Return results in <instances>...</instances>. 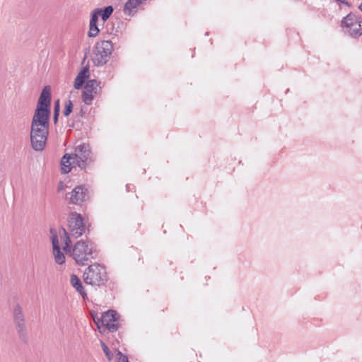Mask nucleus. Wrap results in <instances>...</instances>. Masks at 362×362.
<instances>
[{
    "label": "nucleus",
    "mask_w": 362,
    "mask_h": 362,
    "mask_svg": "<svg viewBox=\"0 0 362 362\" xmlns=\"http://www.w3.org/2000/svg\"><path fill=\"white\" fill-rule=\"evenodd\" d=\"M107 273L105 268L98 264L90 265L83 274L86 284L92 286H100L106 281Z\"/></svg>",
    "instance_id": "f257e3e1"
},
{
    "label": "nucleus",
    "mask_w": 362,
    "mask_h": 362,
    "mask_svg": "<svg viewBox=\"0 0 362 362\" xmlns=\"http://www.w3.org/2000/svg\"><path fill=\"white\" fill-rule=\"evenodd\" d=\"M113 45L110 40H103L96 43L93 62L95 66H100L105 64L112 54Z\"/></svg>",
    "instance_id": "f03ea898"
},
{
    "label": "nucleus",
    "mask_w": 362,
    "mask_h": 362,
    "mask_svg": "<svg viewBox=\"0 0 362 362\" xmlns=\"http://www.w3.org/2000/svg\"><path fill=\"white\" fill-rule=\"evenodd\" d=\"M71 255L76 262L84 265L93 258V246L84 240L78 241L74 246Z\"/></svg>",
    "instance_id": "7ed1b4c3"
},
{
    "label": "nucleus",
    "mask_w": 362,
    "mask_h": 362,
    "mask_svg": "<svg viewBox=\"0 0 362 362\" xmlns=\"http://www.w3.org/2000/svg\"><path fill=\"white\" fill-rule=\"evenodd\" d=\"M361 17L353 13H349L341 21V27L344 32L353 37L362 35Z\"/></svg>",
    "instance_id": "20e7f679"
},
{
    "label": "nucleus",
    "mask_w": 362,
    "mask_h": 362,
    "mask_svg": "<svg viewBox=\"0 0 362 362\" xmlns=\"http://www.w3.org/2000/svg\"><path fill=\"white\" fill-rule=\"evenodd\" d=\"M91 151L90 147L86 144H82L75 148L74 153L71 154L74 161L81 168L85 169L88 163L92 162Z\"/></svg>",
    "instance_id": "39448f33"
},
{
    "label": "nucleus",
    "mask_w": 362,
    "mask_h": 362,
    "mask_svg": "<svg viewBox=\"0 0 362 362\" xmlns=\"http://www.w3.org/2000/svg\"><path fill=\"white\" fill-rule=\"evenodd\" d=\"M50 90L49 87L45 86L40 95L37 108L34 115L49 117L50 116Z\"/></svg>",
    "instance_id": "423d86ee"
},
{
    "label": "nucleus",
    "mask_w": 362,
    "mask_h": 362,
    "mask_svg": "<svg viewBox=\"0 0 362 362\" xmlns=\"http://www.w3.org/2000/svg\"><path fill=\"white\" fill-rule=\"evenodd\" d=\"M69 229L70 235L78 238L85 233V225L81 214L72 212L69 217Z\"/></svg>",
    "instance_id": "0eeeda50"
},
{
    "label": "nucleus",
    "mask_w": 362,
    "mask_h": 362,
    "mask_svg": "<svg viewBox=\"0 0 362 362\" xmlns=\"http://www.w3.org/2000/svg\"><path fill=\"white\" fill-rule=\"evenodd\" d=\"M49 117L33 115L30 134L48 136Z\"/></svg>",
    "instance_id": "6e6552de"
},
{
    "label": "nucleus",
    "mask_w": 362,
    "mask_h": 362,
    "mask_svg": "<svg viewBox=\"0 0 362 362\" xmlns=\"http://www.w3.org/2000/svg\"><path fill=\"white\" fill-rule=\"evenodd\" d=\"M13 321L19 336L23 339H25L27 337V329L25 315L23 312V308L18 304L13 308Z\"/></svg>",
    "instance_id": "1a4fd4ad"
},
{
    "label": "nucleus",
    "mask_w": 362,
    "mask_h": 362,
    "mask_svg": "<svg viewBox=\"0 0 362 362\" xmlns=\"http://www.w3.org/2000/svg\"><path fill=\"white\" fill-rule=\"evenodd\" d=\"M119 316L116 311L110 310L102 315L101 325L110 332H114L119 328Z\"/></svg>",
    "instance_id": "9d476101"
},
{
    "label": "nucleus",
    "mask_w": 362,
    "mask_h": 362,
    "mask_svg": "<svg viewBox=\"0 0 362 362\" xmlns=\"http://www.w3.org/2000/svg\"><path fill=\"white\" fill-rule=\"evenodd\" d=\"M100 83L97 80H88L84 86L82 99L85 104L90 105L94 98V95L98 93L97 87Z\"/></svg>",
    "instance_id": "9b49d317"
},
{
    "label": "nucleus",
    "mask_w": 362,
    "mask_h": 362,
    "mask_svg": "<svg viewBox=\"0 0 362 362\" xmlns=\"http://www.w3.org/2000/svg\"><path fill=\"white\" fill-rule=\"evenodd\" d=\"M51 233L52 234V242L54 261L59 264H62L65 262V256L60 250L57 235L54 233L53 230H51Z\"/></svg>",
    "instance_id": "f8f14e48"
},
{
    "label": "nucleus",
    "mask_w": 362,
    "mask_h": 362,
    "mask_svg": "<svg viewBox=\"0 0 362 362\" xmlns=\"http://www.w3.org/2000/svg\"><path fill=\"white\" fill-rule=\"evenodd\" d=\"M86 196V192L82 186H77L70 193V197L66 199H69V202L74 204H79L83 202Z\"/></svg>",
    "instance_id": "ddd939ff"
},
{
    "label": "nucleus",
    "mask_w": 362,
    "mask_h": 362,
    "mask_svg": "<svg viewBox=\"0 0 362 362\" xmlns=\"http://www.w3.org/2000/svg\"><path fill=\"white\" fill-rule=\"evenodd\" d=\"M47 140V136L30 134V142L33 148L36 151H42Z\"/></svg>",
    "instance_id": "4468645a"
},
{
    "label": "nucleus",
    "mask_w": 362,
    "mask_h": 362,
    "mask_svg": "<svg viewBox=\"0 0 362 362\" xmlns=\"http://www.w3.org/2000/svg\"><path fill=\"white\" fill-rule=\"evenodd\" d=\"M89 77V69L87 66L83 67L81 71L78 74L74 86L76 89H79L81 88L83 84L84 83L86 79Z\"/></svg>",
    "instance_id": "2eb2a0df"
},
{
    "label": "nucleus",
    "mask_w": 362,
    "mask_h": 362,
    "mask_svg": "<svg viewBox=\"0 0 362 362\" xmlns=\"http://www.w3.org/2000/svg\"><path fill=\"white\" fill-rule=\"evenodd\" d=\"M70 282L72 286L82 296L83 298H85L86 297V293L83 289L80 279L76 275L71 274Z\"/></svg>",
    "instance_id": "dca6fc26"
},
{
    "label": "nucleus",
    "mask_w": 362,
    "mask_h": 362,
    "mask_svg": "<svg viewBox=\"0 0 362 362\" xmlns=\"http://www.w3.org/2000/svg\"><path fill=\"white\" fill-rule=\"evenodd\" d=\"M71 160L74 161L71 154H65L61 160V170L63 174H67L71 171Z\"/></svg>",
    "instance_id": "f3484780"
},
{
    "label": "nucleus",
    "mask_w": 362,
    "mask_h": 362,
    "mask_svg": "<svg viewBox=\"0 0 362 362\" xmlns=\"http://www.w3.org/2000/svg\"><path fill=\"white\" fill-rule=\"evenodd\" d=\"M59 233H60L61 239L63 240L64 242V245L63 246V250L66 252L71 251V242L70 240V237L68 235V233L66 232V230L64 228H62L60 230Z\"/></svg>",
    "instance_id": "a211bd4d"
},
{
    "label": "nucleus",
    "mask_w": 362,
    "mask_h": 362,
    "mask_svg": "<svg viewBox=\"0 0 362 362\" xmlns=\"http://www.w3.org/2000/svg\"><path fill=\"white\" fill-rule=\"evenodd\" d=\"M99 10H100L99 15L101 16L103 21H107L114 11L113 7L112 6H106L103 9L99 8Z\"/></svg>",
    "instance_id": "6ab92c4d"
},
{
    "label": "nucleus",
    "mask_w": 362,
    "mask_h": 362,
    "mask_svg": "<svg viewBox=\"0 0 362 362\" xmlns=\"http://www.w3.org/2000/svg\"><path fill=\"white\" fill-rule=\"evenodd\" d=\"M99 33L97 23H90L88 36L90 37H95Z\"/></svg>",
    "instance_id": "aec40b11"
},
{
    "label": "nucleus",
    "mask_w": 362,
    "mask_h": 362,
    "mask_svg": "<svg viewBox=\"0 0 362 362\" xmlns=\"http://www.w3.org/2000/svg\"><path fill=\"white\" fill-rule=\"evenodd\" d=\"M72 110H73V103H72L71 100H69L65 103V107H64V116L68 117L72 112Z\"/></svg>",
    "instance_id": "412c9836"
},
{
    "label": "nucleus",
    "mask_w": 362,
    "mask_h": 362,
    "mask_svg": "<svg viewBox=\"0 0 362 362\" xmlns=\"http://www.w3.org/2000/svg\"><path fill=\"white\" fill-rule=\"evenodd\" d=\"M100 344H101V347L103 349V351H104V353H105L106 357L107 358V359L109 361L112 360L113 355L111 353V351L109 349V348L107 347V346L103 341H100Z\"/></svg>",
    "instance_id": "4be33fe9"
},
{
    "label": "nucleus",
    "mask_w": 362,
    "mask_h": 362,
    "mask_svg": "<svg viewBox=\"0 0 362 362\" xmlns=\"http://www.w3.org/2000/svg\"><path fill=\"white\" fill-rule=\"evenodd\" d=\"M59 111H60L59 100H57L54 103V118L53 119H54V123H57V122L58 117L59 115Z\"/></svg>",
    "instance_id": "5701e85b"
},
{
    "label": "nucleus",
    "mask_w": 362,
    "mask_h": 362,
    "mask_svg": "<svg viewBox=\"0 0 362 362\" xmlns=\"http://www.w3.org/2000/svg\"><path fill=\"white\" fill-rule=\"evenodd\" d=\"M100 10L99 8L95 9L90 16V23H97L98 20V16H100Z\"/></svg>",
    "instance_id": "b1692460"
},
{
    "label": "nucleus",
    "mask_w": 362,
    "mask_h": 362,
    "mask_svg": "<svg viewBox=\"0 0 362 362\" xmlns=\"http://www.w3.org/2000/svg\"><path fill=\"white\" fill-rule=\"evenodd\" d=\"M92 318L97 325L98 329H100L101 327V317H98L96 314H94L93 313H91Z\"/></svg>",
    "instance_id": "393cba45"
},
{
    "label": "nucleus",
    "mask_w": 362,
    "mask_h": 362,
    "mask_svg": "<svg viewBox=\"0 0 362 362\" xmlns=\"http://www.w3.org/2000/svg\"><path fill=\"white\" fill-rule=\"evenodd\" d=\"M117 356V362H128V358L123 355L120 351H118Z\"/></svg>",
    "instance_id": "a878e982"
},
{
    "label": "nucleus",
    "mask_w": 362,
    "mask_h": 362,
    "mask_svg": "<svg viewBox=\"0 0 362 362\" xmlns=\"http://www.w3.org/2000/svg\"><path fill=\"white\" fill-rule=\"evenodd\" d=\"M335 1L338 2V3H341V4H343L344 5H346L348 6H349V4L348 1H346V0H335Z\"/></svg>",
    "instance_id": "bb28decb"
},
{
    "label": "nucleus",
    "mask_w": 362,
    "mask_h": 362,
    "mask_svg": "<svg viewBox=\"0 0 362 362\" xmlns=\"http://www.w3.org/2000/svg\"><path fill=\"white\" fill-rule=\"evenodd\" d=\"M358 8L362 11V3L358 6Z\"/></svg>",
    "instance_id": "cd10ccee"
},
{
    "label": "nucleus",
    "mask_w": 362,
    "mask_h": 362,
    "mask_svg": "<svg viewBox=\"0 0 362 362\" xmlns=\"http://www.w3.org/2000/svg\"><path fill=\"white\" fill-rule=\"evenodd\" d=\"M62 189V186H59V189L60 190V189Z\"/></svg>",
    "instance_id": "c85d7f7f"
}]
</instances>
